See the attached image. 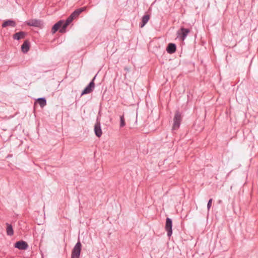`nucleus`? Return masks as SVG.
<instances>
[{
	"label": "nucleus",
	"instance_id": "1",
	"mask_svg": "<svg viewBox=\"0 0 258 258\" xmlns=\"http://www.w3.org/2000/svg\"><path fill=\"white\" fill-rule=\"evenodd\" d=\"M182 120L181 113L179 111H176L173 118V125L172 130H177L180 125Z\"/></svg>",
	"mask_w": 258,
	"mask_h": 258
},
{
	"label": "nucleus",
	"instance_id": "2",
	"mask_svg": "<svg viewBox=\"0 0 258 258\" xmlns=\"http://www.w3.org/2000/svg\"><path fill=\"white\" fill-rule=\"evenodd\" d=\"M82 248V244L79 240L73 248L71 258H79Z\"/></svg>",
	"mask_w": 258,
	"mask_h": 258
},
{
	"label": "nucleus",
	"instance_id": "3",
	"mask_svg": "<svg viewBox=\"0 0 258 258\" xmlns=\"http://www.w3.org/2000/svg\"><path fill=\"white\" fill-rule=\"evenodd\" d=\"M96 75L93 78L92 81L89 83V84L85 87V88L83 90L81 93V96L90 93L95 88V83L94 80L96 78Z\"/></svg>",
	"mask_w": 258,
	"mask_h": 258
},
{
	"label": "nucleus",
	"instance_id": "4",
	"mask_svg": "<svg viewBox=\"0 0 258 258\" xmlns=\"http://www.w3.org/2000/svg\"><path fill=\"white\" fill-rule=\"evenodd\" d=\"M172 221L170 218L166 219L165 229L167 232V236L170 237L172 234Z\"/></svg>",
	"mask_w": 258,
	"mask_h": 258
},
{
	"label": "nucleus",
	"instance_id": "5",
	"mask_svg": "<svg viewBox=\"0 0 258 258\" xmlns=\"http://www.w3.org/2000/svg\"><path fill=\"white\" fill-rule=\"evenodd\" d=\"M190 30L189 29H186L184 28H181L180 30L177 32V34L178 36L181 37L182 40H184L186 37L187 34L189 33Z\"/></svg>",
	"mask_w": 258,
	"mask_h": 258
},
{
	"label": "nucleus",
	"instance_id": "6",
	"mask_svg": "<svg viewBox=\"0 0 258 258\" xmlns=\"http://www.w3.org/2000/svg\"><path fill=\"white\" fill-rule=\"evenodd\" d=\"M15 247L20 250H25L28 247L27 243L24 241H18L15 244Z\"/></svg>",
	"mask_w": 258,
	"mask_h": 258
},
{
	"label": "nucleus",
	"instance_id": "7",
	"mask_svg": "<svg viewBox=\"0 0 258 258\" xmlns=\"http://www.w3.org/2000/svg\"><path fill=\"white\" fill-rule=\"evenodd\" d=\"M94 132L95 135L97 137H100L102 134L100 122L98 119L94 125Z\"/></svg>",
	"mask_w": 258,
	"mask_h": 258
},
{
	"label": "nucleus",
	"instance_id": "8",
	"mask_svg": "<svg viewBox=\"0 0 258 258\" xmlns=\"http://www.w3.org/2000/svg\"><path fill=\"white\" fill-rule=\"evenodd\" d=\"M26 24L29 26L40 27L42 21L37 19H31L26 22Z\"/></svg>",
	"mask_w": 258,
	"mask_h": 258
},
{
	"label": "nucleus",
	"instance_id": "9",
	"mask_svg": "<svg viewBox=\"0 0 258 258\" xmlns=\"http://www.w3.org/2000/svg\"><path fill=\"white\" fill-rule=\"evenodd\" d=\"M26 35V33L24 31H20L14 34L13 36V38L15 40H19L21 39H23Z\"/></svg>",
	"mask_w": 258,
	"mask_h": 258
},
{
	"label": "nucleus",
	"instance_id": "10",
	"mask_svg": "<svg viewBox=\"0 0 258 258\" xmlns=\"http://www.w3.org/2000/svg\"><path fill=\"white\" fill-rule=\"evenodd\" d=\"M176 49V46L174 43H170L168 44L166 51L169 54H172L174 53Z\"/></svg>",
	"mask_w": 258,
	"mask_h": 258
},
{
	"label": "nucleus",
	"instance_id": "11",
	"mask_svg": "<svg viewBox=\"0 0 258 258\" xmlns=\"http://www.w3.org/2000/svg\"><path fill=\"white\" fill-rule=\"evenodd\" d=\"M16 26V23L15 21L12 20H7L4 22L2 24V27L5 28L7 26H11L15 27Z\"/></svg>",
	"mask_w": 258,
	"mask_h": 258
},
{
	"label": "nucleus",
	"instance_id": "12",
	"mask_svg": "<svg viewBox=\"0 0 258 258\" xmlns=\"http://www.w3.org/2000/svg\"><path fill=\"white\" fill-rule=\"evenodd\" d=\"M30 49V42L27 40H25L21 45V50L23 53H27Z\"/></svg>",
	"mask_w": 258,
	"mask_h": 258
},
{
	"label": "nucleus",
	"instance_id": "13",
	"mask_svg": "<svg viewBox=\"0 0 258 258\" xmlns=\"http://www.w3.org/2000/svg\"><path fill=\"white\" fill-rule=\"evenodd\" d=\"M86 9L87 8L86 7L80 8L79 9L76 10L71 15L72 16H73V17H74V18L75 19L77 17H78L81 13L85 11L86 10Z\"/></svg>",
	"mask_w": 258,
	"mask_h": 258
},
{
	"label": "nucleus",
	"instance_id": "14",
	"mask_svg": "<svg viewBox=\"0 0 258 258\" xmlns=\"http://www.w3.org/2000/svg\"><path fill=\"white\" fill-rule=\"evenodd\" d=\"M63 23L62 20H60L56 23H55L52 27L51 29V32L52 33L54 34L59 29H60L62 24Z\"/></svg>",
	"mask_w": 258,
	"mask_h": 258
},
{
	"label": "nucleus",
	"instance_id": "15",
	"mask_svg": "<svg viewBox=\"0 0 258 258\" xmlns=\"http://www.w3.org/2000/svg\"><path fill=\"white\" fill-rule=\"evenodd\" d=\"M150 19V15H145L142 18V22L140 24V27L141 28L143 27L149 21Z\"/></svg>",
	"mask_w": 258,
	"mask_h": 258
},
{
	"label": "nucleus",
	"instance_id": "16",
	"mask_svg": "<svg viewBox=\"0 0 258 258\" xmlns=\"http://www.w3.org/2000/svg\"><path fill=\"white\" fill-rule=\"evenodd\" d=\"M7 227V233L8 235L12 236L14 234V231L13 229V226L12 225L9 224V223L6 224Z\"/></svg>",
	"mask_w": 258,
	"mask_h": 258
},
{
	"label": "nucleus",
	"instance_id": "17",
	"mask_svg": "<svg viewBox=\"0 0 258 258\" xmlns=\"http://www.w3.org/2000/svg\"><path fill=\"white\" fill-rule=\"evenodd\" d=\"M37 100L41 107H43L46 104V100L45 98H39Z\"/></svg>",
	"mask_w": 258,
	"mask_h": 258
},
{
	"label": "nucleus",
	"instance_id": "18",
	"mask_svg": "<svg viewBox=\"0 0 258 258\" xmlns=\"http://www.w3.org/2000/svg\"><path fill=\"white\" fill-rule=\"evenodd\" d=\"M68 25H69L68 24H67V23L66 22L64 23V22L63 21L62 26L59 30V32L60 33H64L66 31V29Z\"/></svg>",
	"mask_w": 258,
	"mask_h": 258
},
{
	"label": "nucleus",
	"instance_id": "19",
	"mask_svg": "<svg viewBox=\"0 0 258 258\" xmlns=\"http://www.w3.org/2000/svg\"><path fill=\"white\" fill-rule=\"evenodd\" d=\"M125 120L124 118L123 115H121L120 116V126L123 127L125 125Z\"/></svg>",
	"mask_w": 258,
	"mask_h": 258
},
{
	"label": "nucleus",
	"instance_id": "20",
	"mask_svg": "<svg viewBox=\"0 0 258 258\" xmlns=\"http://www.w3.org/2000/svg\"><path fill=\"white\" fill-rule=\"evenodd\" d=\"M73 16H72L71 15L68 18V19L66 20V22L67 24H68L69 25L73 21V20L74 19Z\"/></svg>",
	"mask_w": 258,
	"mask_h": 258
},
{
	"label": "nucleus",
	"instance_id": "21",
	"mask_svg": "<svg viewBox=\"0 0 258 258\" xmlns=\"http://www.w3.org/2000/svg\"><path fill=\"white\" fill-rule=\"evenodd\" d=\"M212 201H213V199H210L208 202V204H207V209H208V210L209 211L210 210V209L211 208V206H212Z\"/></svg>",
	"mask_w": 258,
	"mask_h": 258
},
{
	"label": "nucleus",
	"instance_id": "22",
	"mask_svg": "<svg viewBox=\"0 0 258 258\" xmlns=\"http://www.w3.org/2000/svg\"><path fill=\"white\" fill-rule=\"evenodd\" d=\"M124 70H125L126 72H128L129 70H130V69L127 67H125L124 68Z\"/></svg>",
	"mask_w": 258,
	"mask_h": 258
},
{
	"label": "nucleus",
	"instance_id": "23",
	"mask_svg": "<svg viewBox=\"0 0 258 258\" xmlns=\"http://www.w3.org/2000/svg\"><path fill=\"white\" fill-rule=\"evenodd\" d=\"M221 203V200L219 201V203Z\"/></svg>",
	"mask_w": 258,
	"mask_h": 258
}]
</instances>
